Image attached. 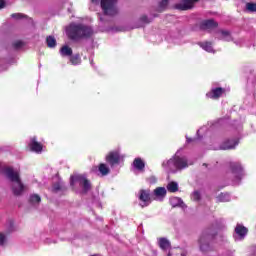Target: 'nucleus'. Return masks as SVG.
<instances>
[{"label": "nucleus", "mask_w": 256, "mask_h": 256, "mask_svg": "<svg viewBox=\"0 0 256 256\" xmlns=\"http://www.w3.org/2000/svg\"><path fill=\"white\" fill-rule=\"evenodd\" d=\"M181 256H187V254L186 253H182Z\"/></svg>", "instance_id": "obj_40"}, {"label": "nucleus", "mask_w": 256, "mask_h": 256, "mask_svg": "<svg viewBox=\"0 0 256 256\" xmlns=\"http://www.w3.org/2000/svg\"><path fill=\"white\" fill-rule=\"evenodd\" d=\"M28 148L32 153H43V144L37 141V137H32L28 143Z\"/></svg>", "instance_id": "obj_10"}, {"label": "nucleus", "mask_w": 256, "mask_h": 256, "mask_svg": "<svg viewBox=\"0 0 256 256\" xmlns=\"http://www.w3.org/2000/svg\"><path fill=\"white\" fill-rule=\"evenodd\" d=\"M133 167L134 169H137V171H145V162L141 158H135L133 161Z\"/></svg>", "instance_id": "obj_15"}, {"label": "nucleus", "mask_w": 256, "mask_h": 256, "mask_svg": "<svg viewBox=\"0 0 256 256\" xmlns=\"http://www.w3.org/2000/svg\"><path fill=\"white\" fill-rule=\"evenodd\" d=\"M213 44L211 42H203L200 43V47H202V49H204V51H208V53H211V51H213Z\"/></svg>", "instance_id": "obj_25"}, {"label": "nucleus", "mask_w": 256, "mask_h": 256, "mask_svg": "<svg viewBox=\"0 0 256 256\" xmlns=\"http://www.w3.org/2000/svg\"><path fill=\"white\" fill-rule=\"evenodd\" d=\"M150 183H157V178L155 176H152L149 178Z\"/></svg>", "instance_id": "obj_37"}, {"label": "nucleus", "mask_w": 256, "mask_h": 256, "mask_svg": "<svg viewBox=\"0 0 256 256\" xmlns=\"http://www.w3.org/2000/svg\"><path fill=\"white\" fill-rule=\"evenodd\" d=\"M218 33H220L224 38L231 37V32H229L228 30H219Z\"/></svg>", "instance_id": "obj_31"}, {"label": "nucleus", "mask_w": 256, "mask_h": 256, "mask_svg": "<svg viewBox=\"0 0 256 256\" xmlns=\"http://www.w3.org/2000/svg\"><path fill=\"white\" fill-rule=\"evenodd\" d=\"M70 63L72 65H81V56L79 54L70 56Z\"/></svg>", "instance_id": "obj_24"}, {"label": "nucleus", "mask_w": 256, "mask_h": 256, "mask_svg": "<svg viewBox=\"0 0 256 256\" xmlns=\"http://www.w3.org/2000/svg\"><path fill=\"white\" fill-rule=\"evenodd\" d=\"M167 190L169 193H177V191H179V184H177L175 181H172L168 183Z\"/></svg>", "instance_id": "obj_21"}, {"label": "nucleus", "mask_w": 256, "mask_h": 256, "mask_svg": "<svg viewBox=\"0 0 256 256\" xmlns=\"http://www.w3.org/2000/svg\"><path fill=\"white\" fill-rule=\"evenodd\" d=\"M246 8L248 11H250L251 13H256V3H247L246 4Z\"/></svg>", "instance_id": "obj_28"}, {"label": "nucleus", "mask_w": 256, "mask_h": 256, "mask_svg": "<svg viewBox=\"0 0 256 256\" xmlns=\"http://www.w3.org/2000/svg\"><path fill=\"white\" fill-rule=\"evenodd\" d=\"M167 165H174L175 169H187L189 167V163L185 158L176 156L173 159L168 160Z\"/></svg>", "instance_id": "obj_6"}, {"label": "nucleus", "mask_w": 256, "mask_h": 256, "mask_svg": "<svg viewBox=\"0 0 256 256\" xmlns=\"http://www.w3.org/2000/svg\"><path fill=\"white\" fill-rule=\"evenodd\" d=\"M168 5H169V0H162L158 6L159 13H163V11H165V9H167Z\"/></svg>", "instance_id": "obj_27"}, {"label": "nucleus", "mask_w": 256, "mask_h": 256, "mask_svg": "<svg viewBox=\"0 0 256 256\" xmlns=\"http://www.w3.org/2000/svg\"><path fill=\"white\" fill-rule=\"evenodd\" d=\"M230 169L232 173H241L243 171V167L239 162H231Z\"/></svg>", "instance_id": "obj_20"}, {"label": "nucleus", "mask_w": 256, "mask_h": 256, "mask_svg": "<svg viewBox=\"0 0 256 256\" xmlns=\"http://www.w3.org/2000/svg\"><path fill=\"white\" fill-rule=\"evenodd\" d=\"M21 17H23V14L21 13H14L11 15L12 19H21Z\"/></svg>", "instance_id": "obj_34"}, {"label": "nucleus", "mask_w": 256, "mask_h": 256, "mask_svg": "<svg viewBox=\"0 0 256 256\" xmlns=\"http://www.w3.org/2000/svg\"><path fill=\"white\" fill-rule=\"evenodd\" d=\"M167 196V189L165 187H157L153 191V200L154 201H163Z\"/></svg>", "instance_id": "obj_12"}, {"label": "nucleus", "mask_w": 256, "mask_h": 256, "mask_svg": "<svg viewBox=\"0 0 256 256\" xmlns=\"http://www.w3.org/2000/svg\"><path fill=\"white\" fill-rule=\"evenodd\" d=\"M187 141H188V143H191V141H193V139H188Z\"/></svg>", "instance_id": "obj_39"}, {"label": "nucleus", "mask_w": 256, "mask_h": 256, "mask_svg": "<svg viewBox=\"0 0 256 256\" xmlns=\"http://www.w3.org/2000/svg\"><path fill=\"white\" fill-rule=\"evenodd\" d=\"M239 145V140H225L221 145L220 149L227 151L229 149H235Z\"/></svg>", "instance_id": "obj_13"}, {"label": "nucleus", "mask_w": 256, "mask_h": 256, "mask_svg": "<svg viewBox=\"0 0 256 256\" xmlns=\"http://www.w3.org/2000/svg\"><path fill=\"white\" fill-rule=\"evenodd\" d=\"M215 239V235L211 234L209 230H205L198 238V247L199 251L204 255L207 253H211L213 251V246L211 245V241Z\"/></svg>", "instance_id": "obj_3"}, {"label": "nucleus", "mask_w": 256, "mask_h": 256, "mask_svg": "<svg viewBox=\"0 0 256 256\" xmlns=\"http://www.w3.org/2000/svg\"><path fill=\"white\" fill-rule=\"evenodd\" d=\"M98 171L102 177H106V175H109L111 173V170L107 167V164L105 163H100L98 165Z\"/></svg>", "instance_id": "obj_19"}, {"label": "nucleus", "mask_w": 256, "mask_h": 256, "mask_svg": "<svg viewBox=\"0 0 256 256\" xmlns=\"http://www.w3.org/2000/svg\"><path fill=\"white\" fill-rule=\"evenodd\" d=\"M5 0H0V9H5Z\"/></svg>", "instance_id": "obj_36"}, {"label": "nucleus", "mask_w": 256, "mask_h": 256, "mask_svg": "<svg viewBox=\"0 0 256 256\" xmlns=\"http://www.w3.org/2000/svg\"><path fill=\"white\" fill-rule=\"evenodd\" d=\"M139 201H142L144 203L142 207H149L151 203L154 201L153 200V195L151 194V190L147 189H141L139 191Z\"/></svg>", "instance_id": "obj_5"}, {"label": "nucleus", "mask_w": 256, "mask_h": 256, "mask_svg": "<svg viewBox=\"0 0 256 256\" xmlns=\"http://www.w3.org/2000/svg\"><path fill=\"white\" fill-rule=\"evenodd\" d=\"M224 93H225V88L216 87V88H212L211 91L206 93V97L208 99L217 100V99H221V97H223Z\"/></svg>", "instance_id": "obj_9"}, {"label": "nucleus", "mask_w": 256, "mask_h": 256, "mask_svg": "<svg viewBox=\"0 0 256 256\" xmlns=\"http://www.w3.org/2000/svg\"><path fill=\"white\" fill-rule=\"evenodd\" d=\"M52 191L54 193H57L58 191H61V184H59V183L54 184L53 187H52Z\"/></svg>", "instance_id": "obj_32"}, {"label": "nucleus", "mask_w": 256, "mask_h": 256, "mask_svg": "<svg viewBox=\"0 0 256 256\" xmlns=\"http://www.w3.org/2000/svg\"><path fill=\"white\" fill-rule=\"evenodd\" d=\"M23 45H24L23 41L18 40L12 44V47H14L15 49H21V47H23Z\"/></svg>", "instance_id": "obj_30"}, {"label": "nucleus", "mask_w": 256, "mask_h": 256, "mask_svg": "<svg viewBox=\"0 0 256 256\" xmlns=\"http://www.w3.org/2000/svg\"><path fill=\"white\" fill-rule=\"evenodd\" d=\"M193 201H201V193L199 191H194L192 194Z\"/></svg>", "instance_id": "obj_29"}, {"label": "nucleus", "mask_w": 256, "mask_h": 256, "mask_svg": "<svg viewBox=\"0 0 256 256\" xmlns=\"http://www.w3.org/2000/svg\"><path fill=\"white\" fill-rule=\"evenodd\" d=\"M0 245H5V234L0 233Z\"/></svg>", "instance_id": "obj_35"}, {"label": "nucleus", "mask_w": 256, "mask_h": 256, "mask_svg": "<svg viewBox=\"0 0 256 256\" xmlns=\"http://www.w3.org/2000/svg\"><path fill=\"white\" fill-rule=\"evenodd\" d=\"M168 256H171V252L168 253Z\"/></svg>", "instance_id": "obj_42"}, {"label": "nucleus", "mask_w": 256, "mask_h": 256, "mask_svg": "<svg viewBox=\"0 0 256 256\" xmlns=\"http://www.w3.org/2000/svg\"><path fill=\"white\" fill-rule=\"evenodd\" d=\"M203 165H204V167H207V164H206V163H204Z\"/></svg>", "instance_id": "obj_41"}, {"label": "nucleus", "mask_w": 256, "mask_h": 256, "mask_svg": "<svg viewBox=\"0 0 256 256\" xmlns=\"http://www.w3.org/2000/svg\"><path fill=\"white\" fill-rule=\"evenodd\" d=\"M235 233L236 235H238L239 239H245V237L249 233V229L243 226V224H237L235 227Z\"/></svg>", "instance_id": "obj_14"}, {"label": "nucleus", "mask_w": 256, "mask_h": 256, "mask_svg": "<svg viewBox=\"0 0 256 256\" xmlns=\"http://www.w3.org/2000/svg\"><path fill=\"white\" fill-rule=\"evenodd\" d=\"M85 181H87V178L83 175L72 176L70 180V185L74 186L75 182H77L80 186H82V184L85 183Z\"/></svg>", "instance_id": "obj_17"}, {"label": "nucleus", "mask_w": 256, "mask_h": 256, "mask_svg": "<svg viewBox=\"0 0 256 256\" xmlns=\"http://www.w3.org/2000/svg\"><path fill=\"white\" fill-rule=\"evenodd\" d=\"M92 1V3H94V5H98V3H99V0H91Z\"/></svg>", "instance_id": "obj_38"}, {"label": "nucleus", "mask_w": 256, "mask_h": 256, "mask_svg": "<svg viewBox=\"0 0 256 256\" xmlns=\"http://www.w3.org/2000/svg\"><path fill=\"white\" fill-rule=\"evenodd\" d=\"M29 203H31V205H39L41 203V196H39V194L30 195Z\"/></svg>", "instance_id": "obj_22"}, {"label": "nucleus", "mask_w": 256, "mask_h": 256, "mask_svg": "<svg viewBox=\"0 0 256 256\" xmlns=\"http://www.w3.org/2000/svg\"><path fill=\"white\" fill-rule=\"evenodd\" d=\"M46 43H47V46H48L50 49H53L54 47H57V40L55 39L54 36H48V37H46Z\"/></svg>", "instance_id": "obj_23"}, {"label": "nucleus", "mask_w": 256, "mask_h": 256, "mask_svg": "<svg viewBox=\"0 0 256 256\" xmlns=\"http://www.w3.org/2000/svg\"><path fill=\"white\" fill-rule=\"evenodd\" d=\"M195 3H199V0H182L179 4H176V9L179 11H189L195 7Z\"/></svg>", "instance_id": "obj_8"}, {"label": "nucleus", "mask_w": 256, "mask_h": 256, "mask_svg": "<svg viewBox=\"0 0 256 256\" xmlns=\"http://www.w3.org/2000/svg\"><path fill=\"white\" fill-rule=\"evenodd\" d=\"M81 187L84 193H89V191H91V181H89V179L84 180Z\"/></svg>", "instance_id": "obj_26"}, {"label": "nucleus", "mask_w": 256, "mask_h": 256, "mask_svg": "<svg viewBox=\"0 0 256 256\" xmlns=\"http://www.w3.org/2000/svg\"><path fill=\"white\" fill-rule=\"evenodd\" d=\"M141 23H151V20L147 17V15H143L140 17Z\"/></svg>", "instance_id": "obj_33"}, {"label": "nucleus", "mask_w": 256, "mask_h": 256, "mask_svg": "<svg viewBox=\"0 0 256 256\" xmlns=\"http://www.w3.org/2000/svg\"><path fill=\"white\" fill-rule=\"evenodd\" d=\"M60 55L62 57H71L73 55V49L68 45H64L60 49Z\"/></svg>", "instance_id": "obj_18"}, {"label": "nucleus", "mask_w": 256, "mask_h": 256, "mask_svg": "<svg viewBox=\"0 0 256 256\" xmlns=\"http://www.w3.org/2000/svg\"><path fill=\"white\" fill-rule=\"evenodd\" d=\"M4 174L6 175L7 179L12 183V192L15 197H19L23 195V191H25V185L21 181V176L19 172L15 171L11 167H6L4 169Z\"/></svg>", "instance_id": "obj_2"}, {"label": "nucleus", "mask_w": 256, "mask_h": 256, "mask_svg": "<svg viewBox=\"0 0 256 256\" xmlns=\"http://www.w3.org/2000/svg\"><path fill=\"white\" fill-rule=\"evenodd\" d=\"M106 162H108L111 167H115V165L121 163V155L117 151H111L106 156Z\"/></svg>", "instance_id": "obj_7"}, {"label": "nucleus", "mask_w": 256, "mask_h": 256, "mask_svg": "<svg viewBox=\"0 0 256 256\" xmlns=\"http://www.w3.org/2000/svg\"><path fill=\"white\" fill-rule=\"evenodd\" d=\"M68 39L79 41V39H89L93 35V29L83 24H71L67 29Z\"/></svg>", "instance_id": "obj_1"}, {"label": "nucleus", "mask_w": 256, "mask_h": 256, "mask_svg": "<svg viewBox=\"0 0 256 256\" xmlns=\"http://www.w3.org/2000/svg\"><path fill=\"white\" fill-rule=\"evenodd\" d=\"M100 6L103 13L109 17H115L119 13L117 0H100Z\"/></svg>", "instance_id": "obj_4"}, {"label": "nucleus", "mask_w": 256, "mask_h": 256, "mask_svg": "<svg viewBox=\"0 0 256 256\" xmlns=\"http://www.w3.org/2000/svg\"><path fill=\"white\" fill-rule=\"evenodd\" d=\"M158 245L162 251H167V249L171 248V242L163 237L158 239Z\"/></svg>", "instance_id": "obj_16"}, {"label": "nucleus", "mask_w": 256, "mask_h": 256, "mask_svg": "<svg viewBox=\"0 0 256 256\" xmlns=\"http://www.w3.org/2000/svg\"><path fill=\"white\" fill-rule=\"evenodd\" d=\"M217 27H219V23H217L213 19L203 20L200 23L201 31H211L213 29H217Z\"/></svg>", "instance_id": "obj_11"}]
</instances>
